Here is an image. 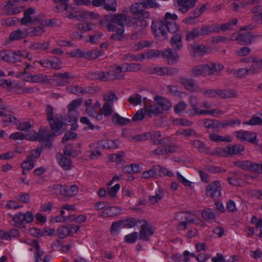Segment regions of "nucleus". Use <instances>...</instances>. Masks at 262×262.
<instances>
[{
    "label": "nucleus",
    "instance_id": "obj_58",
    "mask_svg": "<svg viewBox=\"0 0 262 262\" xmlns=\"http://www.w3.org/2000/svg\"><path fill=\"white\" fill-rule=\"evenodd\" d=\"M2 117H3V122L5 123L7 122H11L17 125L18 122L17 119L10 114H6L4 113V115L2 116Z\"/></svg>",
    "mask_w": 262,
    "mask_h": 262
},
{
    "label": "nucleus",
    "instance_id": "obj_56",
    "mask_svg": "<svg viewBox=\"0 0 262 262\" xmlns=\"http://www.w3.org/2000/svg\"><path fill=\"white\" fill-rule=\"evenodd\" d=\"M103 99L106 102L113 103L114 101H116L118 99V97L113 92L110 91L103 95Z\"/></svg>",
    "mask_w": 262,
    "mask_h": 262
},
{
    "label": "nucleus",
    "instance_id": "obj_54",
    "mask_svg": "<svg viewBox=\"0 0 262 262\" xmlns=\"http://www.w3.org/2000/svg\"><path fill=\"white\" fill-rule=\"evenodd\" d=\"M211 155H216L217 156L226 157L228 155L227 146L225 148H216L213 152H210Z\"/></svg>",
    "mask_w": 262,
    "mask_h": 262
},
{
    "label": "nucleus",
    "instance_id": "obj_8",
    "mask_svg": "<svg viewBox=\"0 0 262 262\" xmlns=\"http://www.w3.org/2000/svg\"><path fill=\"white\" fill-rule=\"evenodd\" d=\"M139 1L140 2L132 5L130 7V11L133 16L148 18L150 14L148 11L144 10L146 9L144 1V0Z\"/></svg>",
    "mask_w": 262,
    "mask_h": 262
},
{
    "label": "nucleus",
    "instance_id": "obj_55",
    "mask_svg": "<svg viewBox=\"0 0 262 262\" xmlns=\"http://www.w3.org/2000/svg\"><path fill=\"white\" fill-rule=\"evenodd\" d=\"M95 27V25L91 23H81L78 25V29L83 31L92 30Z\"/></svg>",
    "mask_w": 262,
    "mask_h": 262
},
{
    "label": "nucleus",
    "instance_id": "obj_38",
    "mask_svg": "<svg viewBox=\"0 0 262 262\" xmlns=\"http://www.w3.org/2000/svg\"><path fill=\"white\" fill-rule=\"evenodd\" d=\"M164 193L163 190L159 189L155 193V195L149 197V201L152 205H154L159 202L163 198Z\"/></svg>",
    "mask_w": 262,
    "mask_h": 262
},
{
    "label": "nucleus",
    "instance_id": "obj_3",
    "mask_svg": "<svg viewBox=\"0 0 262 262\" xmlns=\"http://www.w3.org/2000/svg\"><path fill=\"white\" fill-rule=\"evenodd\" d=\"M146 18L143 17H139L133 16V18L130 21V18L128 22L127 26L132 27L135 32L130 36L132 39H137L138 38H143L145 35L144 29L147 26V21Z\"/></svg>",
    "mask_w": 262,
    "mask_h": 262
},
{
    "label": "nucleus",
    "instance_id": "obj_29",
    "mask_svg": "<svg viewBox=\"0 0 262 262\" xmlns=\"http://www.w3.org/2000/svg\"><path fill=\"white\" fill-rule=\"evenodd\" d=\"M49 48L50 43L49 41H46L43 43L35 42L29 46V49L34 51H45L49 49Z\"/></svg>",
    "mask_w": 262,
    "mask_h": 262
},
{
    "label": "nucleus",
    "instance_id": "obj_53",
    "mask_svg": "<svg viewBox=\"0 0 262 262\" xmlns=\"http://www.w3.org/2000/svg\"><path fill=\"white\" fill-rule=\"evenodd\" d=\"M82 102L81 99H77L72 101L68 105V111H77V108Z\"/></svg>",
    "mask_w": 262,
    "mask_h": 262
},
{
    "label": "nucleus",
    "instance_id": "obj_12",
    "mask_svg": "<svg viewBox=\"0 0 262 262\" xmlns=\"http://www.w3.org/2000/svg\"><path fill=\"white\" fill-rule=\"evenodd\" d=\"M237 19L234 18L224 24L210 25L211 27V33H217L220 31L225 32L226 30H232L233 29V26L237 25Z\"/></svg>",
    "mask_w": 262,
    "mask_h": 262
},
{
    "label": "nucleus",
    "instance_id": "obj_15",
    "mask_svg": "<svg viewBox=\"0 0 262 262\" xmlns=\"http://www.w3.org/2000/svg\"><path fill=\"white\" fill-rule=\"evenodd\" d=\"M124 63L121 65H116L113 70L107 72V79L108 81H113L115 79H121L123 77L121 73L126 72Z\"/></svg>",
    "mask_w": 262,
    "mask_h": 262
},
{
    "label": "nucleus",
    "instance_id": "obj_52",
    "mask_svg": "<svg viewBox=\"0 0 262 262\" xmlns=\"http://www.w3.org/2000/svg\"><path fill=\"white\" fill-rule=\"evenodd\" d=\"M202 64L194 67L189 71L190 75L192 77H198L199 76H203V69Z\"/></svg>",
    "mask_w": 262,
    "mask_h": 262
},
{
    "label": "nucleus",
    "instance_id": "obj_46",
    "mask_svg": "<svg viewBox=\"0 0 262 262\" xmlns=\"http://www.w3.org/2000/svg\"><path fill=\"white\" fill-rule=\"evenodd\" d=\"M117 140H104L100 142V145L104 148H117L118 146L117 145Z\"/></svg>",
    "mask_w": 262,
    "mask_h": 262
},
{
    "label": "nucleus",
    "instance_id": "obj_21",
    "mask_svg": "<svg viewBox=\"0 0 262 262\" xmlns=\"http://www.w3.org/2000/svg\"><path fill=\"white\" fill-rule=\"evenodd\" d=\"M234 165L242 169L255 173L256 163L252 162L249 160L238 161L234 162Z\"/></svg>",
    "mask_w": 262,
    "mask_h": 262
},
{
    "label": "nucleus",
    "instance_id": "obj_64",
    "mask_svg": "<svg viewBox=\"0 0 262 262\" xmlns=\"http://www.w3.org/2000/svg\"><path fill=\"white\" fill-rule=\"evenodd\" d=\"M164 147L165 154H169L175 152L179 150L180 148V146L177 144L167 145L164 146Z\"/></svg>",
    "mask_w": 262,
    "mask_h": 262
},
{
    "label": "nucleus",
    "instance_id": "obj_48",
    "mask_svg": "<svg viewBox=\"0 0 262 262\" xmlns=\"http://www.w3.org/2000/svg\"><path fill=\"white\" fill-rule=\"evenodd\" d=\"M44 31L43 27L38 26L31 28L30 31L28 32V33L30 36H39L42 34Z\"/></svg>",
    "mask_w": 262,
    "mask_h": 262
},
{
    "label": "nucleus",
    "instance_id": "obj_16",
    "mask_svg": "<svg viewBox=\"0 0 262 262\" xmlns=\"http://www.w3.org/2000/svg\"><path fill=\"white\" fill-rule=\"evenodd\" d=\"M257 37V36L253 35L250 32L246 33H239L234 39L237 41V43L241 45H250Z\"/></svg>",
    "mask_w": 262,
    "mask_h": 262
},
{
    "label": "nucleus",
    "instance_id": "obj_26",
    "mask_svg": "<svg viewBox=\"0 0 262 262\" xmlns=\"http://www.w3.org/2000/svg\"><path fill=\"white\" fill-rule=\"evenodd\" d=\"M192 145L194 148H195L201 153L210 154L209 147L206 146L205 143L202 141L198 140H194Z\"/></svg>",
    "mask_w": 262,
    "mask_h": 262
},
{
    "label": "nucleus",
    "instance_id": "obj_37",
    "mask_svg": "<svg viewBox=\"0 0 262 262\" xmlns=\"http://www.w3.org/2000/svg\"><path fill=\"white\" fill-rule=\"evenodd\" d=\"M59 238L62 239L73 233V231L68 227L61 226L58 228L57 231Z\"/></svg>",
    "mask_w": 262,
    "mask_h": 262
},
{
    "label": "nucleus",
    "instance_id": "obj_6",
    "mask_svg": "<svg viewBox=\"0 0 262 262\" xmlns=\"http://www.w3.org/2000/svg\"><path fill=\"white\" fill-rule=\"evenodd\" d=\"M211 27L210 25H202L192 29L188 32L186 35L187 41H192L201 36H207L211 34Z\"/></svg>",
    "mask_w": 262,
    "mask_h": 262
},
{
    "label": "nucleus",
    "instance_id": "obj_49",
    "mask_svg": "<svg viewBox=\"0 0 262 262\" xmlns=\"http://www.w3.org/2000/svg\"><path fill=\"white\" fill-rule=\"evenodd\" d=\"M34 160L30 159V158L27 157L26 160L21 164V167L27 170H30L34 167Z\"/></svg>",
    "mask_w": 262,
    "mask_h": 262
},
{
    "label": "nucleus",
    "instance_id": "obj_43",
    "mask_svg": "<svg viewBox=\"0 0 262 262\" xmlns=\"http://www.w3.org/2000/svg\"><path fill=\"white\" fill-rule=\"evenodd\" d=\"M141 220H136L134 218L128 219L125 221H121L122 226L126 228H132L133 227L139 225L138 222Z\"/></svg>",
    "mask_w": 262,
    "mask_h": 262
},
{
    "label": "nucleus",
    "instance_id": "obj_1",
    "mask_svg": "<svg viewBox=\"0 0 262 262\" xmlns=\"http://www.w3.org/2000/svg\"><path fill=\"white\" fill-rule=\"evenodd\" d=\"M130 17L125 13H119L105 15L101 23H106V26L108 31L114 32L119 29L124 30V25H127V22Z\"/></svg>",
    "mask_w": 262,
    "mask_h": 262
},
{
    "label": "nucleus",
    "instance_id": "obj_51",
    "mask_svg": "<svg viewBox=\"0 0 262 262\" xmlns=\"http://www.w3.org/2000/svg\"><path fill=\"white\" fill-rule=\"evenodd\" d=\"M173 123L178 126H190L193 125V122L185 118H179L174 119Z\"/></svg>",
    "mask_w": 262,
    "mask_h": 262
},
{
    "label": "nucleus",
    "instance_id": "obj_28",
    "mask_svg": "<svg viewBox=\"0 0 262 262\" xmlns=\"http://www.w3.org/2000/svg\"><path fill=\"white\" fill-rule=\"evenodd\" d=\"M244 150V146L241 144L230 145L227 146L228 155H237Z\"/></svg>",
    "mask_w": 262,
    "mask_h": 262
},
{
    "label": "nucleus",
    "instance_id": "obj_23",
    "mask_svg": "<svg viewBox=\"0 0 262 262\" xmlns=\"http://www.w3.org/2000/svg\"><path fill=\"white\" fill-rule=\"evenodd\" d=\"M10 62L12 63L21 61L23 59L27 58L29 56V54L24 51H10Z\"/></svg>",
    "mask_w": 262,
    "mask_h": 262
},
{
    "label": "nucleus",
    "instance_id": "obj_47",
    "mask_svg": "<svg viewBox=\"0 0 262 262\" xmlns=\"http://www.w3.org/2000/svg\"><path fill=\"white\" fill-rule=\"evenodd\" d=\"M202 216L205 221H209L215 219V215L212 209L207 208L202 212Z\"/></svg>",
    "mask_w": 262,
    "mask_h": 262
},
{
    "label": "nucleus",
    "instance_id": "obj_19",
    "mask_svg": "<svg viewBox=\"0 0 262 262\" xmlns=\"http://www.w3.org/2000/svg\"><path fill=\"white\" fill-rule=\"evenodd\" d=\"M196 2V0H177L179 11L182 13H186L194 7Z\"/></svg>",
    "mask_w": 262,
    "mask_h": 262
},
{
    "label": "nucleus",
    "instance_id": "obj_36",
    "mask_svg": "<svg viewBox=\"0 0 262 262\" xmlns=\"http://www.w3.org/2000/svg\"><path fill=\"white\" fill-rule=\"evenodd\" d=\"M104 9L111 12H115L117 10V0H104Z\"/></svg>",
    "mask_w": 262,
    "mask_h": 262
},
{
    "label": "nucleus",
    "instance_id": "obj_4",
    "mask_svg": "<svg viewBox=\"0 0 262 262\" xmlns=\"http://www.w3.org/2000/svg\"><path fill=\"white\" fill-rule=\"evenodd\" d=\"M46 113L51 129L55 132L60 130L65 124L66 120L64 118L59 114L54 116V108L51 105L47 106Z\"/></svg>",
    "mask_w": 262,
    "mask_h": 262
},
{
    "label": "nucleus",
    "instance_id": "obj_50",
    "mask_svg": "<svg viewBox=\"0 0 262 262\" xmlns=\"http://www.w3.org/2000/svg\"><path fill=\"white\" fill-rule=\"evenodd\" d=\"M187 107V104L184 101H181L176 104L173 107L176 114H180L183 112Z\"/></svg>",
    "mask_w": 262,
    "mask_h": 262
},
{
    "label": "nucleus",
    "instance_id": "obj_27",
    "mask_svg": "<svg viewBox=\"0 0 262 262\" xmlns=\"http://www.w3.org/2000/svg\"><path fill=\"white\" fill-rule=\"evenodd\" d=\"M78 191V188L76 185H72L70 187L63 186L62 195L71 198L77 194Z\"/></svg>",
    "mask_w": 262,
    "mask_h": 262
},
{
    "label": "nucleus",
    "instance_id": "obj_2",
    "mask_svg": "<svg viewBox=\"0 0 262 262\" xmlns=\"http://www.w3.org/2000/svg\"><path fill=\"white\" fill-rule=\"evenodd\" d=\"M153 103V105L145 107V112L149 117H151V114L157 116L161 115L172 107L171 102L167 99L159 96L154 97Z\"/></svg>",
    "mask_w": 262,
    "mask_h": 262
},
{
    "label": "nucleus",
    "instance_id": "obj_57",
    "mask_svg": "<svg viewBox=\"0 0 262 262\" xmlns=\"http://www.w3.org/2000/svg\"><path fill=\"white\" fill-rule=\"evenodd\" d=\"M124 66L125 67V69H126V72H137L139 71L141 68V65L136 63L131 64L124 63Z\"/></svg>",
    "mask_w": 262,
    "mask_h": 262
},
{
    "label": "nucleus",
    "instance_id": "obj_17",
    "mask_svg": "<svg viewBox=\"0 0 262 262\" xmlns=\"http://www.w3.org/2000/svg\"><path fill=\"white\" fill-rule=\"evenodd\" d=\"M162 57L167 61L169 65L176 64L179 59L178 54L174 52L171 48L165 49L162 53Z\"/></svg>",
    "mask_w": 262,
    "mask_h": 262
},
{
    "label": "nucleus",
    "instance_id": "obj_24",
    "mask_svg": "<svg viewBox=\"0 0 262 262\" xmlns=\"http://www.w3.org/2000/svg\"><path fill=\"white\" fill-rule=\"evenodd\" d=\"M170 43L173 49L175 51H179L183 47L182 37L180 34H174L170 39Z\"/></svg>",
    "mask_w": 262,
    "mask_h": 262
},
{
    "label": "nucleus",
    "instance_id": "obj_25",
    "mask_svg": "<svg viewBox=\"0 0 262 262\" xmlns=\"http://www.w3.org/2000/svg\"><path fill=\"white\" fill-rule=\"evenodd\" d=\"M28 35L27 30H17L12 32L9 35V39L11 41L16 40L27 37Z\"/></svg>",
    "mask_w": 262,
    "mask_h": 262
},
{
    "label": "nucleus",
    "instance_id": "obj_45",
    "mask_svg": "<svg viewBox=\"0 0 262 262\" xmlns=\"http://www.w3.org/2000/svg\"><path fill=\"white\" fill-rule=\"evenodd\" d=\"M198 91L205 97L210 98L215 97V89H207L200 87L198 88Z\"/></svg>",
    "mask_w": 262,
    "mask_h": 262
},
{
    "label": "nucleus",
    "instance_id": "obj_44",
    "mask_svg": "<svg viewBox=\"0 0 262 262\" xmlns=\"http://www.w3.org/2000/svg\"><path fill=\"white\" fill-rule=\"evenodd\" d=\"M63 155L74 158L78 155V152L73 148L72 145L69 144L65 147L63 150Z\"/></svg>",
    "mask_w": 262,
    "mask_h": 262
},
{
    "label": "nucleus",
    "instance_id": "obj_63",
    "mask_svg": "<svg viewBox=\"0 0 262 262\" xmlns=\"http://www.w3.org/2000/svg\"><path fill=\"white\" fill-rule=\"evenodd\" d=\"M244 123L251 125H261L262 124V119L259 117L253 116L251 119Z\"/></svg>",
    "mask_w": 262,
    "mask_h": 262
},
{
    "label": "nucleus",
    "instance_id": "obj_20",
    "mask_svg": "<svg viewBox=\"0 0 262 262\" xmlns=\"http://www.w3.org/2000/svg\"><path fill=\"white\" fill-rule=\"evenodd\" d=\"M236 137L241 141H247L250 142H254L256 138L254 133L248 131L238 130L235 132Z\"/></svg>",
    "mask_w": 262,
    "mask_h": 262
},
{
    "label": "nucleus",
    "instance_id": "obj_31",
    "mask_svg": "<svg viewBox=\"0 0 262 262\" xmlns=\"http://www.w3.org/2000/svg\"><path fill=\"white\" fill-rule=\"evenodd\" d=\"M102 54V50L99 49H95L94 50L88 51L83 53L82 57L89 59H94L98 58L100 55Z\"/></svg>",
    "mask_w": 262,
    "mask_h": 262
},
{
    "label": "nucleus",
    "instance_id": "obj_11",
    "mask_svg": "<svg viewBox=\"0 0 262 262\" xmlns=\"http://www.w3.org/2000/svg\"><path fill=\"white\" fill-rule=\"evenodd\" d=\"M166 168L162 167L159 165H154L148 170L144 171L142 173V177L144 179H149L151 178H157L159 177H163L165 174Z\"/></svg>",
    "mask_w": 262,
    "mask_h": 262
},
{
    "label": "nucleus",
    "instance_id": "obj_14",
    "mask_svg": "<svg viewBox=\"0 0 262 262\" xmlns=\"http://www.w3.org/2000/svg\"><path fill=\"white\" fill-rule=\"evenodd\" d=\"M203 76L215 74V72L222 71L224 66L221 64H216L213 62L202 64Z\"/></svg>",
    "mask_w": 262,
    "mask_h": 262
},
{
    "label": "nucleus",
    "instance_id": "obj_61",
    "mask_svg": "<svg viewBox=\"0 0 262 262\" xmlns=\"http://www.w3.org/2000/svg\"><path fill=\"white\" fill-rule=\"evenodd\" d=\"M177 180L184 186L188 187L190 188H192V182L187 180L183 176H182L179 172H177Z\"/></svg>",
    "mask_w": 262,
    "mask_h": 262
},
{
    "label": "nucleus",
    "instance_id": "obj_62",
    "mask_svg": "<svg viewBox=\"0 0 262 262\" xmlns=\"http://www.w3.org/2000/svg\"><path fill=\"white\" fill-rule=\"evenodd\" d=\"M238 96V93L237 91L231 89H225L224 90V99H229L231 98H235Z\"/></svg>",
    "mask_w": 262,
    "mask_h": 262
},
{
    "label": "nucleus",
    "instance_id": "obj_13",
    "mask_svg": "<svg viewBox=\"0 0 262 262\" xmlns=\"http://www.w3.org/2000/svg\"><path fill=\"white\" fill-rule=\"evenodd\" d=\"M221 190L220 181H214L209 184L206 187V195L214 199H217L221 196Z\"/></svg>",
    "mask_w": 262,
    "mask_h": 262
},
{
    "label": "nucleus",
    "instance_id": "obj_22",
    "mask_svg": "<svg viewBox=\"0 0 262 262\" xmlns=\"http://www.w3.org/2000/svg\"><path fill=\"white\" fill-rule=\"evenodd\" d=\"M56 159L58 164L63 169L68 170L71 169L72 163L71 159L61 153H58L56 155Z\"/></svg>",
    "mask_w": 262,
    "mask_h": 262
},
{
    "label": "nucleus",
    "instance_id": "obj_33",
    "mask_svg": "<svg viewBox=\"0 0 262 262\" xmlns=\"http://www.w3.org/2000/svg\"><path fill=\"white\" fill-rule=\"evenodd\" d=\"M66 90L69 93L78 95H83L86 93V90L83 89L82 88L75 85H71L67 87Z\"/></svg>",
    "mask_w": 262,
    "mask_h": 262
},
{
    "label": "nucleus",
    "instance_id": "obj_10",
    "mask_svg": "<svg viewBox=\"0 0 262 262\" xmlns=\"http://www.w3.org/2000/svg\"><path fill=\"white\" fill-rule=\"evenodd\" d=\"M138 223H139L141 228L139 231L140 239L145 241H148L149 237L154 233V228L145 220H141Z\"/></svg>",
    "mask_w": 262,
    "mask_h": 262
},
{
    "label": "nucleus",
    "instance_id": "obj_5",
    "mask_svg": "<svg viewBox=\"0 0 262 262\" xmlns=\"http://www.w3.org/2000/svg\"><path fill=\"white\" fill-rule=\"evenodd\" d=\"M60 131L51 132L48 127H43L37 133V140L41 143L45 144L46 146L50 147L51 146V139L63 132V130H61V132Z\"/></svg>",
    "mask_w": 262,
    "mask_h": 262
},
{
    "label": "nucleus",
    "instance_id": "obj_7",
    "mask_svg": "<svg viewBox=\"0 0 262 262\" xmlns=\"http://www.w3.org/2000/svg\"><path fill=\"white\" fill-rule=\"evenodd\" d=\"M177 19L178 16L176 14L167 12L163 19L161 20V24L165 27L169 32L174 33L178 30V27L175 22Z\"/></svg>",
    "mask_w": 262,
    "mask_h": 262
},
{
    "label": "nucleus",
    "instance_id": "obj_42",
    "mask_svg": "<svg viewBox=\"0 0 262 262\" xmlns=\"http://www.w3.org/2000/svg\"><path fill=\"white\" fill-rule=\"evenodd\" d=\"M204 126L207 129H216L220 126V121L216 120L206 119L204 120Z\"/></svg>",
    "mask_w": 262,
    "mask_h": 262
},
{
    "label": "nucleus",
    "instance_id": "obj_40",
    "mask_svg": "<svg viewBox=\"0 0 262 262\" xmlns=\"http://www.w3.org/2000/svg\"><path fill=\"white\" fill-rule=\"evenodd\" d=\"M209 138L210 140L214 142H231V139L229 137H225L215 134H211Z\"/></svg>",
    "mask_w": 262,
    "mask_h": 262
},
{
    "label": "nucleus",
    "instance_id": "obj_39",
    "mask_svg": "<svg viewBox=\"0 0 262 262\" xmlns=\"http://www.w3.org/2000/svg\"><path fill=\"white\" fill-rule=\"evenodd\" d=\"M63 186L60 184H54L48 187V191L52 194L62 195Z\"/></svg>",
    "mask_w": 262,
    "mask_h": 262
},
{
    "label": "nucleus",
    "instance_id": "obj_9",
    "mask_svg": "<svg viewBox=\"0 0 262 262\" xmlns=\"http://www.w3.org/2000/svg\"><path fill=\"white\" fill-rule=\"evenodd\" d=\"M8 215L12 218L15 224V226L18 227L23 225L24 222L27 223H31L34 219L33 214L31 211H27L25 214L19 212L14 215L8 213Z\"/></svg>",
    "mask_w": 262,
    "mask_h": 262
},
{
    "label": "nucleus",
    "instance_id": "obj_60",
    "mask_svg": "<svg viewBox=\"0 0 262 262\" xmlns=\"http://www.w3.org/2000/svg\"><path fill=\"white\" fill-rule=\"evenodd\" d=\"M102 114L105 116H110L113 113V110L111 105L108 102L104 103L102 108L101 109Z\"/></svg>",
    "mask_w": 262,
    "mask_h": 262
},
{
    "label": "nucleus",
    "instance_id": "obj_32",
    "mask_svg": "<svg viewBox=\"0 0 262 262\" xmlns=\"http://www.w3.org/2000/svg\"><path fill=\"white\" fill-rule=\"evenodd\" d=\"M107 72L97 71L90 73V78L93 79H98L102 81H108Z\"/></svg>",
    "mask_w": 262,
    "mask_h": 262
},
{
    "label": "nucleus",
    "instance_id": "obj_59",
    "mask_svg": "<svg viewBox=\"0 0 262 262\" xmlns=\"http://www.w3.org/2000/svg\"><path fill=\"white\" fill-rule=\"evenodd\" d=\"M128 102L134 105H137L142 102V97L139 94H135L130 96L128 99Z\"/></svg>",
    "mask_w": 262,
    "mask_h": 262
},
{
    "label": "nucleus",
    "instance_id": "obj_18",
    "mask_svg": "<svg viewBox=\"0 0 262 262\" xmlns=\"http://www.w3.org/2000/svg\"><path fill=\"white\" fill-rule=\"evenodd\" d=\"M179 82L185 87L186 90L190 92H198V88H200V86L195 84V81L192 79L181 77L179 78Z\"/></svg>",
    "mask_w": 262,
    "mask_h": 262
},
{
    "label": "nucleus",
    "instance_id": "obj_35",
    "mask_svg": "<svg viewBox=\"0 0 262 262\" xmlns=\"http://www.w3.org/2000/svg\"><path fill=\"white\" fill-rule=\"evenodd\" d=\"M201 13L197 8L192 12L189 13V16L186 17L184 20L183 22L185 24H194L193 20L201 16Z\"/></svg>",
    "mask_w": 262,
    "mask_h": 262
},
{
    "label": "nucleus",
    "instance_id": "obj_30",
    "mask_svg": "<svg viewBox=\"0 0 262 262\" xmlns=\"http://www.w3.org/2000/svg\"><path fill=\"white\" fill-rule=\"evenodd\" d=\"M103 214L109 217H113L121 213V209L116 206L109 207L103 210Z\"/></svg>",
    "mask_w": 262,
    "mask_h": 262
},
{
    "label": "nucleus",
    "instance_id": "obj_34",
    "mask_svg": "<svg viewBox=\"0 0 262 262\" xmlns=\"http://www.w3.org/2000/svg\"><path fill=\"white\" fill-rule=\"evenodd\" d=\"M112 120L114 123L118 124L121 125H127L131 122L130 119L123 118L117 114L113 115L112 117Z\"/></svg>",
    "mask_w": 262,
    "mask_h": 262
},
{
    "label": "nucleus",
    "instance_id": "obj_41",
    "mask_svg": "<svg viewBox=\"0 0 262 262\" xmlns=\"http://www.w3.org/2000/svg\"><path fill=\"white\" fill-rule=\"evenodd\" d=\"M191 214L188 212H181L178 213L176 216L177 220H183L188 223H195L193 219L191 218Z\"/></svg>",
    "mask_w": 262,
    "mask_h": 262
}]
</instances>
